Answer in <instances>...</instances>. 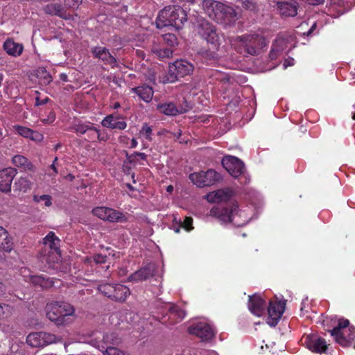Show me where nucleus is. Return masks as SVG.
<instances>
[{
	"mask_svg": "<svg viewBox=\"0 0 355 355\" xmlns=\"http://www.w3.org/2000/svg\"><path fill=\"white\" fill-rule=\"evenodd\" d=\"M105 355H125V353L116 347H107L104 353Z\"/></svg>",
	"mask_w": 355,
	"mask_h": 355,
	"instance_id": "de8ad7c7",
	"label": "nucleus"
},
{
	"mask_svg": "<svg viewBox=\"0 0 355 355\" xmlns=\"http://www.w3.org/2000/svg\"><path fill=\"white\" fill-rule=\"evenodd\" d=\"M19 272L25 282H29L34 286H39L42 288H48L53 286V282L51 279L43 275H33L27 268H21Z\"/></svg>",
	"mask_w": 355,
	"mask_h": 355,
	"instance_id": "4468645a",
	"label": "nucleus"
},
{
	"mask_svg": "<svg viewBox=\"0 0 355 355\" xmlns=\"http://www.w3.org/2000/svg\"><path fill=\"white\" fill-rule=\"evenodd\" d=\"M221 163L224 168L234 178H238L244 173L245 166L243 162L236 157L225 156Z\"/></svg>",
	"mask_w": 355,
	"mask_h": 355,
	"instance_id": "f8f14e48",
	"label": "nucleus"
},
{
	"mask_svg": "<svg viewBox=\"0 0 355 355\" xmlns=\"http://www.w3.org/2000/svg\"><path fill=\"white\" fill-rule=\"evenodd\" d=\"M220 178V173L213 169H209L205 172L193 173L189 175V180L199 188L211 186L219 181Z\"/></svg>",
	"mask_w": 355,
	"mask_h": 355,
	"instance_id": "0eeeda50",
	"label": "nucleus"
},
{
	"mask_svg": "<svg viewBox=\"0 0 355 355\" xmlns=\"http://www.w3.org/2000/svg\"><path fill=\"white\" fill-rule=\"evenodd\" d=\"M242 6L249 10L254 11L257 8L256 4L252 0H241Z\"/></svg>",
	"mask_w": 355,
	"mask_h": 355,
	"instance_id": "09e8293b",
	"label": "nucleus"
},
{
	"mask_svg": "<svg viewBox=\"0 0 355 355\" xmlns=\"http://www.w3.org/2000/svg\"><path fill=\"white\" fill-rule=\"evenodd\" d=\"M92 214L98 218L110 223H125L126 215L118 210L107 207H97L92 209Z\"/></svg>",
	"mask_w": 355,
	"mask_h": 355,
	"instance_id": "6e6552de",
	"label": "nucleus"
},
{
	"mask_svg": "<svg viewBox=\"0 0 355 355\" xmlns=\"http://www.w3.org/2000/svg\"><path fill=\"white\" fill-rule=\"evenodd\" d=\"M92 53L95 58L102 60L105 64L114 66L116 63V60L110 53L108 49L105 47H94L92 50Z\"/></svg>",
	"mask_w": 355,
	"mask_h": 355,
	"instance_id": "bb28decb",
	"label": "nucleus"
},
{
	"mask_svg": "<svg viewBox=\"0 0 355 355\" xmlns=\"http://www.w3.org/2000/svg\"><path fill=\"white\" fill-rule=\"evenodd\" d=\"M44 11L47 14L58 15L64 19H69V15L67 14L64 8L57 3H51L44 7Z\"/></svg>",
	"mask_w": 355,
	"mask_h": 355,
	"instance_id": "473e14b6",
	"label": "nucleus"
},
{
	"mask_svg": "<svg viewBox=\"0 0 355 355\" xmlns=\"http://www.w3.org/2000/svg\"><path fill=\"white\" fill-rule=\"evenodd\" d=\"M115 285L111 284H103L98 286V290L103 295L114 300V292Z\"/></svg>",
	"mask_w": 355,
	"mask_h": 355,
	"instance_id": "e433bc0d",
	"label": "nucleus"
},
{
	"mask_svg": "<svg viewBox=\"0 0 355 355\" xmlns=\"http://www.w3.org/2000/svg\"><path fill=\"white\" fill-rule=\"evenodd\" d=\"M99 136V130L94 126L92 125L88 132H87V140L89 141H94Z\"/></svg>",
	"mask_w": 355,
	"mask_h": 355,
	"instance_id": "a18cd8bd",
	"label": "nucleus"
},
{
	"mask_svg": "<svg viewBox=\"0 0 355 355\" xmlns=\"http://www.w3.org/2000/svg\"><path fill=\"white\" fill-rule=\"evenodd\" d=\"M109 139V137L107 133H102L99 131V136L97 137V140L106 141Z\"/></svg>",
	"mask_w": 355,
	"mask_h": 355,
	"instance_id": "6e6d98bb",
	"label": "nucleus"
},
{
	"mask_svg": "<svg viewBox=\"0 0 355 355\" xmlns=\"http://www.w3.org/2000/svg\"><path fill=\"white\" fill-rule=\"evenodd\" d=\"M286 302L275 297L269 302L267 322L270 327H275L285 311Z\"/></svg>",
	"mask_w": 355,
	"mask_h": 355,
	"instance_id": "9d476101",
	"label": "nucleus"
},
{
	"mask_svg": "<svg viewBox=\"0 0 355 355\" xmlns=\"http://www.w3.org/2000/svg\"><path fill=\"white\" fill-rule=\"evenodd\" d=\"M137 155L141 159L145 160L146 159V155L144 153H137Z\"/></svg>",
	"mask_w": 355,
	"mask_h": 355,
	"instance_id": "680f3d73",
	"label": "nucleus"
},
{
	"mask_svg": "<svg viewBox=\"0 0 355 355\" xmlns=\"http://www.w3.org/2000/svg\"><path fill=\"white\" fill-rule=\"evenodd\" d=\"M49 101H50V99L47 96H46V97L42 98L40 96H37L35 97V106L42 105H44V104L47 103Z\"/></svg>",
	"mask_w": 355,
	"mask_h": 355,
	"instance_id": "864d4df0",
	"label": "nucleus"
},
{
	"mask_svg": "<svg viewBox=\"0 0 355 355\" xmlns=\"http://www.w3.org/2000/svg\"><path fill=\"white\" fill-rule=\"evenodd\" d=\"M92 125L90 123H78L75 124L72 128L73 130L79 135H84L88 132L89 128Z\"/></svg>",
	"mask_w": 355,
	"mask_h": 355,
	"instance_id": "a19ab883",
	"label": "nucleus"
},
{
	"mask_svg": "<svg viewBox=\"0 0 355 355\" xmlns=\"http://www.w3.org/2000/svg\"><path fill=\"white\" fill-rule=\"evenodd\" d=\"M168 324H173L181 321L186 315L185 312L178 306L171 305L168 309Z\"/></svg>",
	"mask_w": 355,
	"mask_h": 355,
	"instance_id": "7c9ffc66",
	"label": "nucleus"
},
{
	"mask_svg": "<svg viewBox=\"0 0 355 355\" xmlns=\"http://www.w3.org/2000/svg\"><path fill=\"white\" fill-rule=\"evenodd\" d=\"M16 170L13 168H6L0 171V191L8 193L11 190V184L16 175Z\"/></svg>",
	"mask_w": 355,
	"mask_h": 355,
	"instance_id": "a211bd4d",
	"label": "nucleus"
},
{
	"mask_svg": "<svg viewBox=\"0 0 355 355\" xmlns=\"http://www.w3.org/2000/svg\"><path fill=\"white\" fill-rule=\"evenodd\" d=\"M57 161H58V157H55V159H54V160L53 162V164L51 165V168L55 174L58 173V169H57V167L55 166V163H56Z\"/></svg>",
	"mask_w": 355,
	"mask_h": 355,
	"instance_id": "13d9d810",
	"label": "nucleus"
},
{
	"mask_svg": "<svg viewBox=\"0 0 355 355\" xmlns=\"http://www.w3.org/2000/svg\"><path fill=\"white\" fill-rule=\"evenodd\" d=\"M234 42L239 48H243L244 52L251 55H259L268 44L263 31L260 30L238 36Z\"/></svg>",
	"mask_w": 355,
	"mask_h": 355,
	"instance_id": "7ed1b4c3",
	"label": "nucleus"
},
{
	"mask_svg": "<svg viewBox=\"0 0 355 355\" xmlns=\"http://www.w3.org/2000/svg\"><path fill=\"white\" fill-rule=\"evenodd\" d=\"M330 334L339 345L348 347L355 339V327L350 325L347 319L340 318L337 325L330 331Z\"/></svg>",
	"mask_w": 355,
	"mask_h": 355,
	"instance_id": "423d86ee",
	"label": "nucleus"
},
{
	"mask_svg": "<svg viewBox=\"0 0 355 355\" xmlns=\"http://www.w3.org/2000/svg\"><path fill=\"white\" fill-rule=\"evenodd\" d=\"M293 64H294V60L293 58L289 59V60H286L284 63V65L285 67H286L288 66H292Z\"/></svg>",
	"mask_w": 355,
	"mask_h": 355,
	"instance_id": "bf43d9fd",
	"label": "nucleus"
},
{
	"mask_svg": "<svg viewBox=\"0 0 355 355\" xmlns=\"http://www.w3.org/2000/svg\"><path fill=\"white\" fill-rule=\"evenodd\" d=\"M137 141L136 139L135 138H132L130 141V144L129 145V147L131 148H135L137 147Z\"/></svg>",
	"mask_w": 355,
	"mask_h": 355,
	"instance_id": "052dcab7",
	"label": "nucleus"
},
{
	"mask_svg": "<svg viewBox=\"0 0 355 355\" xmlns=\"http://www.w3.org/2000/svg\"><path fill=\"white\" fill-rule=\"evenodd\" d=\"M110 107L113 110H117L121 107V104L119 102H114L110 104Z\"/></svg>",
	"mask_w": 355,
	"mask_h": 355,
	"instance_id": "4d7b16f0",
	"label": "nucleus"
},
{
	"mask_svg": "<svg viewBox=\"0 0 355 355\" xmlns=\"http://www.w3.org/2000/svg\"><path fill=\"white\" fill-rule=\"evenodd\" d=\"M188 331L191 335L198 337L202 341L211 340L216 334L215 329L207 322H199L191 325Z\"/></svg>",
	"mask_w": 355,
	"mask_h": 355,
	"instance_id": "9b49d317",
	"label": "nucleus"
},
{
	"mask_svg": "<svg viewBox=\"0 0 355 355\" xmlns=\"http://www.w3.org/2000/svg\"><path fill=\"white\" fill-rule=\"evenodd\" d=\"M54 336L45 332H34L29 334L26 338V343L33 347H40L45 345L46 343H52Z\"/></svg>",
	"mask_w": 355,
	"mask_h": 355,
	"instance_id": "f3484780",
	"label": "nucleus"
},
{
	"mask_svg": "<svg viewBox=\"0 0 355 355\" xmlns=\"http://www.w3.org/2000/svg\"><path fill=\"white\" fill-rule=\"evenodd\" d=\"M192 223H193V219L191 217H185L184 221H183V223H182V225H183V227L187 230V231H190L191 230L193 227L192 226Z\"/></svg>",
	"mask_w": 355,
	"mask_h": 355,
	"instance_id": "3c124183",
	"label": "nucleus"
},
{
	"mask_svg": "<svg viewBox=\"0 0 355 355\" xmlns=\"http://www.w3.org/2000/svg\"><path fill=\"white\" fill-rule=\"evenodd\" d=\"M114 300L123 302L130 295V289L122 284H115L114 292Z\"/></svg>",
	"mask_w": 355,
	"mask_h": 355,
	"instance_id": "f704fd0d",
	"label": "nucleus"
},
{
	"mask_svg": "<svg viewBox=\"0 0 355 355\" xmlns=\"http://www.w3.org/2000/svg\"><path fill=\"white\" fill-rule=\"evenodd\" d=\"M5 286L4 284L0 282V295H3L5 292Z\"/></svg>",
	"mask_w": 355,
	"mask_h": 355,
	"instance_id": "e2e57ef3",
	"label": "nucleus"
},
{
	"mask_svg": "<svg viewBox=\"0 0 355 355\" xmlns=\"http://www.w3.org/2000/svg\"><path fill=\"white\" fill-rule=\"evenodd\" d=\"M187 21V14L182 8L177 6H169L159 11L156 19L158 28L172 26L180 29Z\"/></svg>",
	"mask_w": 355,
	"mask_h": 355,
	"instance_id": "f03ea898",
	"label": "nucleus"
},
{
	"mask_svg": "<svg viewBox=\"0 0 355 355\" xmlns=\"http://www.w3.org/2000/svg\"><path fill=\"white\" fill-rule=\"evenodd\" d=\"M45 79H46L47 83H51L52 80V78L50 76H48V77L45 78Z\"/></svg>",
	"mask_w": 355,
	"mask_h": 355,
	"instance_id": "774afa93",
	"label": "nucleus"
},
{
	"mask_svg": "<svg viewBox=\"0 0 355 355\" xmlns=\"http://www.w3.org/2000/svg\"><path fill=\"white\" fill-rule=\"evenodd\" d=\"M13 313V307L6 304H0V320L10 318Z\"/></svg>",
	"mask_w": 355,
	"mask_h": 355,
	"instance_id": "4c0bfd02",
	"label": "nucleus"
},
{
	"mask_svg": "<svg viewBox=\"0 0 355 355\" xmlns=\"http://www.w3.org/2000/svg\"><path fill=\"white\" fill-rule=\"evenodd\" d=\"M102 126L112 130H123L127 128L125 116L119 114H110L101 121Z\"/></svg>",
	"mask_w": 355,
	"mask_h": 355,
	"instance_id": "2eb2a0df",
	"label": "nucleus"
},
{
	"mask_svg": "<svg viewBox=\"0 0 355 355\" xmlns=\"http://www.w3.org/2000/svg\"><path fill=\"white\" fill-rule=\"evenodd\" d=\"M153 51L160 58H169L173 54V50L171 48L154 49Z\"/></svg>",
	"mask_w": 355,
	"mask_h": 355,
	"instance_id": "79ce46f5",
	"label": "nucleus"
},
{
	"mask_svg": "<svg viewBox=\"0 0 355 355\" xmlns=\"http://www.w3.org/2000/svg\"><path fill=\"white\" fill-rule=\"evenodd\" d=\"M14 129L19 135L24 138H29L34 141L40 142L44 139V136L42 133L25 126L16 125L14 126Z\"/></svg>",
	"mask_w": 355,
	"mask_h": 355,
	"instance_id": "393cba45",
	"label": "nucleus"
},
{
	"mask_svg": "<svg viewBox=\"0 0 355 355\" xmlns=\"http://www.w3.org/2000/svg\"><path fill=\"white\" fill-rule=\"evenodd\" d=\"M60 239L55 236V233L50 232L44 239V244L50 249L51 255L46 258V261H58L61 257L60 250L59 249Z\"/></svg>",
	"mask_w": 355,
	"mask_h": 355,
	"instance_id": "ddd939ff",
	"label": "nucleus"
},
{
	"mask_svg": "<svg viewBox=\"0 0 355 355\" xmlns=\"http://www.w3.org/2000/svg\"><path fill=\"white\" fill-rule=\"evenodd\" d=\"M13 243L6 229L0 226V261L6 259L5 252H10Z\"/></svg>",
	"mask_w": 355,
	"mask_h": 355,
	"instance_id": "aec40b11",
	"label": "nucleus"
},
{
	"mask_svg": "<svg viewBox=\"0 0 355 355\" xmlns=\"http://www.w3.org/2000/svg\"><path fill=\"white\" fill-rule=\"evenodd\" d=\"M232 196V191L229 189H218L207 194V200L212 203H219L228 201Z\"/></svg>",
	"mask_w": 355,
	"mask_h": 355,
	"instance_id": "4be33fe9",
	"label": "nucleus"
},
{
	"mask_svg": "<svg viewBox=\"0 0 355 355\" xmlns=\"http://www.w3.org/2000/svg\"><path fill=\"white\" fill-rule=\"evenodd\" d=\"M157 110L161 112L168 116H175L182 112L173 103H165L159 104Z\"/></svg>",
	"mask_w": 355,
	"mask_h": 355,
	"instance_id": "72a5a7b5",
	"label": "nucleus"
},
{
	"mask_svg": "<svg viewBox=\"0 0 355 355\" xmlns=\"http://www.w3.org/2000/svg\"><path fill=\"white\" fill-rule=\"evenodd\" d=\"M60 77H61V79H62V80H64V81H66V80H67V75L62 73V74L60 75Z\"/></svg>",
	"mask_w": 355,
	"mask_h": 355,
	"instance_id": "338daca9",
	"label": "nucleus"
},
{
	"mask_svg": "<svg viewBox=\"0 0 355 355\" xmlns=\"http://www.w3.org/2000/svg\"><path fill=\"white\" fill-rule=\"evenodd\" d=\"M166 191L169 193H171L173 191V187L172 185H168L166 187Z\"/></svg>",
	"mask_w": 355,
	"mask_h": 355,
	"instance_id": "0e129e2a",
	"label": "nucleus"
},
{
	"mask_svg": "<svg viewBox=\"0 0 355 355\" xmlns=\"http://www.w3.org/2000/svg\"><path fill=\"white\" fill-rule=\"evenodd\" d=\"M154 266L148 264L146 266L141 268L135 272L130 275L128 277L130 282H139L144 281L152 277L154 274Z\"/></svg>",
	"mask_w": 355,
	"mask_h": 355,
	"instance_id": "a878e982",
	"label": "nucleus"
},
{
	"mask_svg": "<svg viewBox=\"0 0 355 355\" xmlns=\"http://www.w3.org/2000/svg\"><path fill=\"white\" fill-rule=\"evenodd\" d=\"M97 334L98 336L94 339H92L89 343L99 350L103 351L105 349L104 344L110 340V336L108 334L104 336L101 332H97Z\"/></svg>",
	"mask_w": 355,
	"mask_h": 355,
	"instance_id": "c9c22d12",
	"label": "nucleus"
},
{
	"mask_svg": "<svg viewBox=\"0 0 355 355\" xmlns=\"http://www.w3.org/2000/svg\"><path fill=\"white\" fill-rule=\"evenodd\" d=\"M193 65L185 60H178L168 66L170 81L174 82L178 78L190 75L193 71Z\"/></svg>",
	"mask_w": 355,
	"mask_h": 355,
	"instance_id": "1a4fd4ad",
	"label": "nucleus"
},
{
	"mask_svg": "<svg viewBox=\"0 0 355 355\" xmlns=\"http://www.w3.org/2000/svg\"><path fill=\"white\" fill-rule=\"evenodd\" d=\"M202 8L207 15L218 24L232 26L238 19V13L231 6L214 0H204Z\"/></svg>",
	"mask_w": 355,
	"mask_h": 355,
	"instance_id": "f257e3e1",
	"label": "nucleus"
},
{
	"mask_svg": "<svg viewBox=\"0 0 355 355\" xmlns=\"http://www.w3.org/2000/svg\"><path fill=\"white\" fill-rule=\"evenodd\" d=\"M211 76L214 77L216 80H218L224 85H229L231 82V79L227 74L218 71H212Z\"/></svg>",
	"mask_w": 355,
	"mask_h": 355,
	"instance_id": "58836bf2",
	"label": "nucleus"
},
{
	"mask_svg": "<svg viewBox=\"0 0 355 355\" xmlns=\"http://www.w3.org/2000/svg\"><path fill=\"white\" fill-rule=\"evenodd\" d=\"M308 348L313 352L322 353L327 349V345L324 339L311 338L307 343Z\"/></svg>",
	"mask_w": 355,
	"mask_h": 355,
	"instance_id": "2f4dec72",
	"label": "nucleus"
},
{
	"mask_svg": "<svg viewBox=\"0 0 355 355\" xmlns=\"http://www.w3.org/2000/svg\"><path fill=\"white\" fill-rule=\"evenodd\" d=\"M33 182L28 177H20L14 183L15 191L26 193L31 190Z\"/></svg>",
	"mask_w": 355,
	"mask_h": 355,
	"instance_id": "c756f323",
	"label": "nucleus"
},
{
	"mask_svg": "<svg viewBox=\"0 0 355 355\" xmlns=\"http://www.w3.org/2000/svg\"><path fill=\"white\" fill-rule=\"evenodd\" d=\"M33 200L36 203L44 202L46 207H50L52 205V197L49 195H34L33 196Z\"/></svg>",
	"mask_w": 355,
	"mask_h": 355,
	"instance_id": "ea45409f",
	"label": "nucleus"
},
{
	"mask_svg": "<svg viewBox=\"0 0 355 355\" xmlns=\"http://www.w3.org/2000/svg\"><path fill=\"white\" fill-rule=\"evenodd\" d=\"M107 257L98 254L94 257V261L96 263H104L106 262Z\"/></svg>",
	"mask_w": 355,
	"mask_h": 355,
	"instance_id": "5fc2aeb1",
	"label": "nucleus"
},
{
	"mask_svg": "<svg viewBox=\"0 0 355 355\" xmlns=\"http://www.w3.org/2000/svg\"><path fill=\"white\" fill-rule=\"evenodd\" d=\"M242 6L249 10L254 11L257 8L256 4L252 0H241Z\"/></svg>",
	"mask_w": 355,
	"mask_h": 355,
	"instance_id": "8fccbe9b",
	"label": "nucleus"
},
{
	"mask_svg": "<svg viewBox=\"0 0 355 355\" xmlns=\"http://www.w3.org/2000/svg\"><path fill=\"white\" fill-rule=\"evenodd\" d=\"M64 6L68 8H76L82 3V0H64Z\"/></svg>",
	"mask_w": 355,
	"mask_h": 355,
	"instance_id": "603ef678",
	"label": "nucleus"
},
{
	"mask_svg": "<svg viewBox=\"0 0 355 355\" xmlns=\"http://www.w3.org/2000/svg\"><path fill=\"white\" fill-rule=\"evenodd\" d=\"M277 8L282 17H295L297 14L298 4L296 1H278Z\"/></svg>",
	"mask_w": 355,
	"mask_h": 355,
	"instance_id": "412c9836",
	"label": "nucleus"
},
{
	"mask_svg": "<svg viewBox=\"0 0 355 355\" xmlns=\"http://www.w3.org/2000/svg\"><path fill=\"white\" fill-rule=\"evenodd\" d=\"M198 33L207 41L212 50L210 52H206L204 56H209L210 60H216L218 56L216 51H218L220 43L215 26L207 21L202 20L198 26Z\"/></svg>",
	"mask_w": 355,
	"mask_h": 355,
	"instance_id": "39448f33",
	"label": "nucleus"
},
{
	"mask_svg": "<svg viewBox=\"0 0 355 355\" xmlns=\"http://www.w3.org/2000/svg\"><path fill=\"white\" fill-rule=\"evenodd\" d=\"M162 37L164 42L169 46H175L178 44L177 37L175 35L167 33L164 34Z\"/></svg>",
	"mask_w": 355,
	"mask_h": 355,
	"instance_id": "37998d69",
	"label": "nucleus"
},
{
	"mask_svg": "<svg viewBox=\"0 0 355 355\" xmlns=\"http://www.w3.org/2000/svg\"><path fill=\"white\" fill-rule=\"evenodd\" d=\"M288 42L284 37L279 35L274 41L271 50L270 51V58L271 60L277 59L287 49Z\"/></svg>",
	"mask_w": 355,
	"mask_h": 355,
	"instance_id": "5701e85b",
	"label": "nucleus"
},
{
	"mask_svg": "<svg viewBox=\"0 0 355 355\" xmlns=\"http://www.w3.org/2000/svg\"><path fill=\"white\" fill-rule=\"evenodd\" d=\"M12 164L24 171H33L34 165L24 156L21 155H15L12 159Z\"/></svg>",
	"mask_w": 355,
	"mask_h": 355,
	"instance_id": "c85d7f7f",
	"label": "nucleus"
},
{
	"mask_svg": "<svg viewBox=\"0 0 355 355\" xmlns=\"http://www.w3.org/2000/svg\"><path fill=\"white\" fill-rule=\"evenodd\" d=\"M132 92L146 103L152 100L154 93L153 88L146 85L134 87L132 89Z\"/></svg>",
	"mask_w": 355,
	"mask_h": 355,
	"instance_id": "cd10ccee",
	"label": "nucleus"
},
{
	"mask_svg": "<svg viewBox=\"0 0 355 355\" xmlns=\"http://www.w3.org/2000/svg\"><path fill=\"white\" fill-rule=\"evenodd\" d=\"M55 120V113L53 110L49 112L46 117H40V121L44 125H50Z\"/></svg>",
	"mask_w": 355,
	"mask_h": 355,
	"instance_id": "c03bdc74",
	"label": "nucleus"
},
{
	"mask_svg": "<svg viewBox=\"0 0 355 355\" xmlns=\"http://www.w3.org/2000/svg\"><path fill=\"white\" fill-rule=\"evenodd\" d=\"M248 223V220H246L245 221H244L243 223H237L236 221L234 222V224L236 225L237 226H243L244 225L245 223Z\"/></svg>",
	"mask_w": 355,
	"mask_h": 355,
	"instance_id": "69168bd1",
	"label": "nucleus"
},
{
	"mask_svg": "<svg viewBox=\"0 0 355 355\" xmlns=\"http://www.w3.org/2000/svg\"><path fill=\"white\" fill-rule=\"evenodd\" d=\"M266 301L260 295L249 296L248 309L256 316L261 317L264 313Z\"/></svg>",
	"mask_w": 355,
	"mask_h": 355,
	"instance_id": "6ab92c4d",
	"label": "nucleus"
},
{
	"mask_svg": "<svg viewBox=\"0 0 355 355\" xmlns=\"http://www.w3.org/2000/svg\"><path fill=\"white\" fill-rule=\"evenodd\" d=\"M73 306L65 302H51L46 306V317L57 325L67 323V317L74 313Z\"/></svg>",
	"mask_w": 355,
	"mask_h": 355,
	"instance_id": "20e7f679",
	"label": "nucleus"
},
{
	"mask_svg": "<svg viewBox=\"0 0 355 355\" xmlns=\"http://www.w3.org/2000/svg\"><path fill=\"white\" fill-rule=\"evenodd\" d=\"M238 207L234 205L231 209L221 206H215L210 210V216L217 218L223 223L234 221L236 216L234 212L237 209Z\"/></svg>",
	"mask_w": 355,
	"mask_h": 355,
	"instance_id": "dca6fc26",
	"label": "nucleus"
},
{
	"mask_svg": "<svg viewBox=\"0 0 355 355\" xmlns=\"http://www.w3.org/2000/svg\"><path fill=\"white\" fill-rule=\"evenodd\" d=\"M3 49L9 55L17 58L22 54L24 46L21 43L15 42L12 38H8L3 44Z\"/></svg>",
	"mask_w": 355,
	"mask_h": 355,
	"instance_id": "b1692460",
	"label": "nucleus"
},
{
	"mask_svg": "<svg viewBox=\"0 0 355 355\" xmlns=\"http://www.w3.org/2000/svg\"><path fill=\"white\" fill-rule=\"evenodd\" d=\"M152 128L148 126L146 123L144 124L141 130H140V133L145 137V138L148 140L151 141V135H152Z\"/></svg>",
	"mask_w": 355,
	"mask_h": 355,
	"instance_id": "49530a36",
	"label": "nucleus"
}]
</instances>
